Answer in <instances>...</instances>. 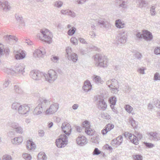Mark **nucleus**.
Returning <instances> with one entry per match:
<instances>
[{
    "mask_svg": "<svg viewBox=\"0 0 160 160\" xmlns=\"http://www.w3.org/2000/svg\"><path fill=\"white\" fill-rule=\"evenodd\" d=\"M127 39L126 34L125 31H122L120 32L116 37L117 41L121 43H125Z\"/></svg>",
    "mask_w": 160,
    "mask_h": 160,
    "instance_id": "9",
    "label": "nucleus"
},
{
    "mask_svg": "<svg viewBox=\"0 0 160 160\" xmlns=\"http://www.w3.org/2000/svg\"><path fill=\"white\" fill-rule=\"evenodd\" d=\"M37 158L39 160H47V157L43 152H41L38 154Z\"/></svg>",
    "mask_w": 160,
    "mask_h": 160,
    "instance_id": "29",
    "label": "nucleus"
},
{
    "mask_svg": "<svg viewBox=\"0 0 160 160\" xmlns=\"http://www.w3.org/2000/svg\"><path fill=\"white\" fill-rule=\"evenodd\" d=\"M14 90L15 92L18 94L22 95L23 93L22 89L18 85L14 86Z\"/></svg>",
    "mask_w": 160,
    "mask_h": 160,
    "instance_id": "30",
    "label": "nucleus"
},
{
    "mask_svg": "<svg viewBox=\"0 0 160 160\" xmlns=\"http://www.w3.org/2000/svg\"><path fill=\"white\" fill-rule=\"evenodd\" d=\"M2 160H12L11 156L8 154H5L2 157Z\"/></svg>",
    "mask_w": 160,
    "mask_h": 160,
    "instance_id": "48",
    "label": "nucleus"
},
{
    "mask_svg": "<svg viewBox=\"0 0 160 160\" xmlns=\"http://www.w3.org/2000/svg\"><path fill=\"white\" fill-rule=\"evenodd\" d=\"M43 77L47 81L50 83H52L57 79L58 75L55 71L51 69L48 71L47 74L44 73Z\"/></svg>",
    "mask_w": 160,
    "mask_h": 160,
    "instance_id": "3",
    "label": "nucleus"
},
{
    "mask_svg": "<svg viewBox=\"0 0 160 160\" xmlns=\"http://www.w3.org/2000/svg\"><path fill=\"white\" fill-rule=\"evenodd\" d=\"M68 15H69L72 18H75L76 16V14L75 12L69 10Z\"/></svg>",
    "mask_w": 160,
    "mask_h": 160,
    "instance_id": "53",
    "label": "nucleus"
},
{
    "mask_svg": "<svg viewBox=\"0 0 160 160\" xmlns=\"http://www.w3.org/2000/svg\"><path fill=\"white\" fill-rule=\"evenodd\" d=\"M46 54V52L44 48H42L40 50L37 49L33 52V55L35 57L39 58H42Z\"/></svg>",
    "mask_w": 160,
    "mask_h": 160,
    "instance_id": "16",
    "label": "nucleus"
},
{
    "mask_svg": "<svg viewBox=\"0 0 160 160\" xmlns=\"http://www.w3.org/2000/svg\"><path fill=\"white\" fill-rule=\"evenodd\" d=\"M68 137L65 134L61 135L59 138L56 140V146L59 148L65 147L67 144Z\"/></svg>",
    "mask_w": 160,
    "mask_h": 160,
    "instance_id": "5",
    "label": "nucleus"
},
{
    "mask_svg": "<svg viewBox=\"0 0 160 160\" xmlns=\"http://www.w3.org/2000/svg\"><path fill=\"white\" fill-rule=\"evenodd\" d=\"M76 30V29L74 27H72L68 31L67 33L68 35L69 36H72L75 33Z\"/></svg>",
    "mask_w": 160,
    "mask_h": 160,
    "instance_id": "39",
    "label": "nucleus"
},
{
    "mask_svg": "<svg viewBox=\"0 0 160 160\" xmlns=\"http://www.w3.org/2000/svg\"><path fill=\"white\" fill-rule=\"evenodd\" d=\"M58 108V103H55L50 105L49 108L46 110V113L48 114H52L57 112Z\"/></svg>",
    "mask_w": 160,
    "mask_h": 160,
    "instance_id": "12",
    "label": "nucleus"
},
{
    "mask_svg": "<svg viewBox=\"0 0 160 160\" xmlns=\"http://www.w3.org/2000/svg\"><path fill=\"white\" fill-rule=\"evenodd\" d=\"M118 87L115 88H111V90L112 93L115 94L117 93L118 92Z\"/></svg>",
    "mask_w": 160,
    "mask_h": 160,
    "instance_id": "59",
    "label": "nucleus"
},
{
    "mask_svg": "<svg viewBox=\"0 0 160 160\" xmlns=\"http://www.w3.org/2000/svg\"><path fill=\"white\" fill-rule=\"evenodd\" d=\"M63 2L61 1H56L54 2V6L58 8H60L62 6Z\"/></svg>",
    "mask_w": 160,
    "mask_h": 160,
    "instance_id": "38",
    "label": "nucleus"
},
{
    "mask_svg": "<svg viewBox=\"0 0 160 160\" xmlns=\"http://www.w3.org/2000/svg\"><path fill=\"white\" fill-rule=\"evenodd\" d=\"M155 7L154 6H152L150 8V13L151 15L152 16H154L155 15L156 11L155 10Z\"/></svg>",
    "mask_w": 160,
    "mask_h": 160,
    "instance_id": "54",
    "label": "nucleus"
},
{
    "mask_svg": "<svg viewBox=\"0 0 160 160\" xmlns=\"http://www.w3.org/2000/svg\"><path fill=\"white\" fill-rule=\"evenodd\" d=\"M124 136L126 138H129L131 142L135 145H137L139 143V141L137 137L134 135L128 132L124 133Z\"/></svg>",
    "mask_w": 160,
    "mask_h": 160,
    "instance_id": "7",
    "label": "nucleus"
},
{
    "mask_svg": "<svg viewBox=\"0 0 160 160\" xmlns=\"http://www.w3.org/2000/svg\"><path fill=\"white\" fill-rule=\"evenodd\" d=\"M153 80L156 81L160 80V75L158 72H156L154 74Z\"/></svg>",
    "mask_w": 160,
    "mask_h": 160,
    "instance_id": "51",
    "label": "nucleus"
},
{
    "mask_svg": "<svg viewBox=\"0 0 160 160\" xmlns=\"http://www.w3.org/2000/svg\"><path fill=\"white\" fill-rule=\"evenodd\" d=\"M22 156L26 160H31L32 158L30 155L27 153L23 154Z\"/></svg>",
    "mask_w": 160,
    "mask_h": 160,
    "instance_id": "45",
    "label": "nucleus"
},
{
    "mask_svg": "<svg viewBox=\"0 0 160 160\" xmlns=\"http://www.w3.org/2000/svg\"><path fill=\"white\" fill-rule=\"evenodd\" d=\"M24 66L23 65L18 64L15 66L14 70L12 69L7 68L6 72L8 74H10L12 75L16 73L23 74V73L24 72Z\"/></svg>",
    "mask_w": 160,
    "mask_h": 160,
    "instance_id": "4",
    "label": "nucleus"
},
{
    "mask_svg": "<svg viewBox=\"0 0 160 160\" xmlns=\"http://www.w3.org/2000/svg\"><path fill=\"white\" fill-rule=\"evenodd\" d=\"M133 158L135 160H142V156L140 155L135 156Z\"/></svg>",
    "mask_w": 160,
    "mask_h": 160,
    "instance_id": "61",
    "label": "nucleus"
},
{
    "mask_svg": "<svg viewBox=\"0 0 160 160\" xmlns=\"http://www.w3.org/2000/svg\"><path fill=\"white\" fill-rule=\"evenodd\" d=\"M154 104L155 106L160 109V101L158 99H153Z\"/></svg>",
    "mask_w": 160,
    "mask_h": 160,
    "instance_id": "42",
    "label": "nucleus"
},
{
    "mask_svg": "<svg viewBox=\"0 0 160 160\" xmlns=\"http://www.w3.org/2000/svg\"><path fill=\"white\" fill-rule=\"evenodd\" d=\"M116 101L117 99L115 97H112L109 98V102L110 104V105L114 106L115 105Z\"/></svg>",
    "mask_w": 160,
    "mask_h": 160,
    "instance_id": "35",
    "label": "nucleus"
},
{
    "mask_svg": "<svg viewBox=\"0 0 160 160\" xmlns=\"http://www.w3.org/2000/svg\"><path fill=\"white\" fill-rule=\"evenodd\" d=\"M144 144L145 146L148 148H151L153 147L154 146V144L149 142H144Z\"/></svg>",
    "mask_w": 160,
    "mask_h": 160,
    "instance_id": "56",
    "label": "nucleus"
},
{
    "mask_svg": "<svg viewBox=\"0 0 160 160\" xmlns=\"http://www.w3.org/2000/svg\"><path fill=\"white\" fill-rule=\"evenodd\" d=\"M0 8L4 11L9 10L10 8L8 2L5 0H0Z\"/></svg>",
    "mask_w": 160,
    "mask_h": 160,
    "instance_id": "22",
    "label": "nucleus"
},
{
    "mask_svg": "<svg viewBox=\"0 0 160 160\" xmlns=\"http://www.w3.org/2000/svg\"><path fill=\"white\" fill-rule=\"evenodd\" d=\"M95 66L99 67H106L108 66V60L107 57L101 54H96L94 56Z\"/></svg>",
    "mask_w": 160,
    "mask_h": 160,
    "instance_id": "2",
    "label": "nucleus"
},
{
    "mask_svg": "<svg viewBox=\"0 0 160 160\" xmlns=\"http://www.w3.org/2000/svg\"><path fill=\"white\" fill-rule=\"evenodd\" d=\"M77 144L80 146H83L87 143V138L83 136H79L76 139Z\"/></svg>",
    "mask_w": 160,
    "mask_h": 160,
    "instance_id": "19",
    "label": "nucleus"
},
{
    "mask_svg": "<svg viewBox=\"0 0 160 160\" xmlns=\"http://www.w3.org/2000/svg\"><path fill=\"white\" fill-rule=\"evenodd\" d=\"M97 105L98 108L105 110L107 107V104L104 99L102 98H100L97 99Z\"/></svg>",
    "mask_w": 160,
    "mask_h": 160,
    "instance_id": "14",
    "label": "nucleus"
},
{
    "mask_svg": "<svg viewBox=\"0 0 160 160\" xmlns=\"http://www.w3.org/2000/svg\"><path fill=\"white\" fill-rule=\"evenodd\" d=\"M15 17L16 20L20 23H22L23 22V18L22 16L18 13H16Z\"/></svg>",
    "mask_w": 160,
    "mask_h": 160,
    "instance_id": "34",
    "label": "nucleus"
},
{
    "mask_svg": "<svg viewBox=\"0 0 160 160\" xmlns=\"http://www.w3.org/2000/svg\"><path fill=\"white\" fill-rule=\"evenodd\" d=\"M154 53L156 55L160 54V47H158L154 49Z\"/></svg>",
    "mask_w": 160,
    "mask_h": 160,
    "instance_id": "62",
    "label": "nucleus"
},
{
    "mask_svg": "<svg viewBox=\"0 0 160 160\" xmlns=\"http://www.w3.org/2000/svg\"><path fill=\"white\" fill-rule=\"evenodd\" d=\"M101 152L97 148H95L92 154L93 155H98Z\"/></svg>",
    "mask_w": 160,
    "mask_h": 160,
    "instance_id": "57",
    "label": "nucleus"
},
{
    "mask_svg": "<svg viewBox=\"0 0 160 160\" xmlns=\"http://www.w3.org/2000/svg\"><path fill=\"white\" fill-rule=\"evenodd\" d=\"M17 54L15 56V58L16 59H22L24 58L26 56V54L22 50H19L17 52Z\"/></svg>",
    "mask_w": 160,
    "mask_h": 160,
    "instance_id": "25",
    "label": "nucleus"
},
{
    "mask_svg": "<svg viewBox=\"0 0 160 160\" xmlns=\"http://www.w3.org/2000/svg\"><path fill=\"white\" fill-rule=\"evenodd\" d=\"M85 133L89 135H93L94 134V131H93L91 128L90 127L86 129H85Z\"/></svg>",
    "mask_w": 160,
    "mask_h": 160,
    "instance_id": "37",
    "label": "nucleus"
},
{
    "mask_svg": "<svg viewBox=\"0 0 160 160\" xmlns=\"http://www.w3.org/2000/svg\"><path fill=\"white\" fill-rule=\"evenodd\" d=\"M128 0H115V2L119 8H126L127 7Z\"/></svg>",
    "mask_w": 160,
    "mask_h": 160,
    "instance_id": "21",
    "label": "nucleus"
},
{
    "mask_svg": "<svg viewBox=\"0 0 160 160\" xmlns=\"http://www.w3.org/2000/svg\"><path fill=\"white\" fill-rule=\"evenodd\" d=\"M30 77L35 80H40L42 77H43L44 73L41 72L37 70H34L30 72Z\"/></svg>",
    "mask_w": 160,
    "mask_h": 160,
    "instance_id": "6",
    "label": "nucleus"
},
{
    "mask_svg": "<svg viewBox=\"0 0 160 160\" xmlns=\"http://www.w3.org/2000/svg\"><path fill=\"white\" fill-rule=\"evenodd\" d=\"M93 80L94 82L97 84L101 83L102 84L103 81L102 80L101 78L98 76L96 75H94Z\"/></svg>",
    "mask_w": 160,
    "mask_h": 160,
    "instance_id": "33",
    "label": "nucleus"
},
{
    "mask_svg": "<svg viewBox=\"0 0 160 160\" xmlns=\"http://www.w3.org/2000/svg\"><path fill=\"white\" fill-rule=\"evenodd\" d=\"M61 128L66 135H69L70 134L72 130L71 126L67 122H64L62 123Z\"/></svg>",
    "mask_w": 160,
    "mask_h": 160,
    "instance_id": "8",
    "label": "nucleus"
},
{
    "mask_svg": "<svg viewBox=\"0 0 160 160\" xmlns=\"http://www.w3.org/2000/svg\"><path fill=\"white\" fill-rule=\"evenodd\" d=\"M4 38L7 40H10L11 39L14 40L16 41L18 40V38L16 37L10 35H7L4 37Z\"/></svg>",
    "mask_w": 160,
    "mask_h": 160,
    "instance_id": "36",
    "label": "nucleus"
},
{
    "mask_svg": "<svg viewBox=\"0 0 160 160\" xmlns=\"http://www.w3.org/2000/svg\"><path fill=\"white\" fill-rule=\"evenodd\" d=\"M27 144H28V143H30V148L29 149H28L32 150V149H34L35 148L36 146L35 144L33 142L31 141V140H28L27 141Z\"/></svg>",
    "mask_w": 160,
    "mask_h": 160,
    "instance_id": "44",
    "label": "nucleus"
},
{
    "mask_svg": "<svg viewBox=\"0 0 160 160\" xmlns=\"http://www.w3.org/2000/svg\"><path fill=\"white\" fill-rule=\"evenodd\" d=\"M143 39L147 41H151L153 39V36L151 32L147 30H143Z\"/></svg>",
    "mask_w": 160,
    "mask_h": 160,
    "instance_id": "15",
    "label": "nucleus"
},
{
    "mask_svg": "<svg viewBox=\"0 0 160 160\" xmlns=\"http://www.w3.org/2000/svg\"><path fill=\"white\" fill-rule=\"evenodd\" d=\"M97 22V25L101 28H104L107 30H108L111 28V24L108 22L102 19H98Z\"/></svg>",
    "mask_w": 160,
    "mask_h": 160,
    "instance_id": "11",
    "label": "nucleus"
},
{
    "mask_svg": "<svg viewBox=\"0 0 160 160\" xmlns=\"http://www.w3.org/2000/svg\"><path fill=\"white\" fill-rule=\"evenodd\" d=\"M70 41L74 45H76L78 44V40L75 37H72L70 39Z\"/></svg>",
    "mask_w": 160,
    "mask_h": 160,
    "instance_id": "50",
    "label": "nucleus"
},
{
    "mask_svg": "<svg viewBox=\"0 0 160 160\" xmlns=\"http://www.w3.org/2000/svg\"><path fill=\"white\" fill-rule=\"evenodd\" d=\"M149 139L154 141L160 140V134L156 132H151L148 133Z\"/></svg>",
    "mask_w": 160,
    "mask_h": 160,
    "instance_id": "13",
    "label": "nucleus"
},
{
    "mask_svg": "<svg viewBox=\"0 0 160 160\" xmlns=\"http://www.w3.org/2000/svg\"><path fill=\"white\" fill-rule=\"evenodd\" d=\"M31 105H27L24 104L21 105L20 108H19L18 112L19 114H26L29 112L30 109Z\"/></svg>",
    "mask_w": 160,
    "mask_h": 160,
    "instance_id": "10",
    "label": "nucleus"
},
{
    "mask_svg": "<svg viewBox=\"0 0 160 160\" xmlns=\"http://www.w3.org/2000/svg\"><path fill=\"white\" fill-rule=\"evenodd\" d=\"M135 57L138 59L141 60L142 56L141 53L138 52H137L134 54Z\"/></svg>",
    "mask_w": 160,
    "mask_h": 160,
    "instance_id": "49",
    "label": "nucleus"
},
{
    "mask_svg": "<svg viewBox=\"0 0 160 160\" xmlns=\"http://www.w3.org/2000/svg\"><path fill=\"white\" fill-rule=\"evenodd\" d=\"M131 124L133 128L137 127V125L136 123V121L133 119V118H132L130 120Z\"/></svg>",
    "mask_w": 160,
    "mask_h": 160,
    "instance_id": "52",
    "label": "nucleus"
},
{
    "mask_svg": "<svg viewBox=\"0 0 160 160\" xmlns=\"http://www.w3.org/2000/svg\"><path fill=\"white\" fill-rule=\"evenodd\" d=\"M82 88L85 92H87L91 90L92 85L89 81L87 80L85 81Z\"/></svg>",
    "mask_w": 160,
    "mask_h": 160,
    "instance_id": "20",
    "label": "nucleus"
},
{
    "mask_svg": "<svg viewBox=\"0 0 160 160\" xmlns=\"http://www.w3.org/2000/svg\"><path fill=\"white\" fill-rule=\"evenodd\" d=\"M43 109L41 106L38 105L36 107L33 111L34 115L38 116L41 114L43 111Z\"/></svg>",
    "mask_w": 160,
    "mask_h": 160,
    "instance_id": "23",
    "label": "nucleus"
},
{
    "mask_svg": "<svg viewBox=\"0 0 160 160\" xmlns=\"http://www.w3.org/2000/svg\"><path fill=\"white\" fill-rule=\"evenodd\" d=\"M136 37L139 39L143 38V33H141L140 32H138L136 34Z\"/></svg>",
    "mask_w": 160,
    "mask_h": 160,
    "instance_id": "63",
    "label": "nucleus"
},
{
    "mask_svg": "<svg viewBox=\"0 0 160 160\" xmlns=\"http://www.w3.org/2000/svg\"><path fill=\"white\" fill-rule=\"evenodd\" d=\"M113 82H115L116 84H118V81L115 79H111L110 81L111 84L108 85V87L110 88V89L111 88H112L111 87L112 86L113 87H115L116 86V85H115V83H114Z\"/></svg>",
    "mask_w": 160,
    "mask_h": 160,
    "instance_id": "40",
    "label": "nucleus"
},
{
    "mask_svg": "<svg viewBox=\"0 0 160 160\" xmlns=\"http://www.w3.org/2000/svg\"><path fill=\"white\" fill-rule=\"evenodd\" d=\"M114 127V125L112 124L108 123L105 127V129L102 130V133L104 135L106 134L108 131L112 129Z\"/></svg>",
    "mask_w": 160,
    "mask_h": 160,
    "instance_id": "24",
    "label": "nucleus"
},
{
    "mask_svg": "<svg viewBox=\"0 0 160 160\" xmlns=\"http://www.w3.org/2000/svg\"><path fill=\"white\" fill-rule=\"evenodd\" d=\"M15 131L17 133L21 134L23 132L22 128L20 126L15 129Z\"/></svg>",
    "mask_w": 160,
    "mask_h": 160,
    "instance_id": "58",
    "label": "nucleus"
},
{
    "mask_svg": "<svg viewBox=\"0 0 160 160\" xmlns=\"http://www.w3.org/2000/svg\"><path fill=\"white\" fill-rule=\"evenodd\" d=\"M138 6L140 8L146 7L148 5V3L145 0H138Z\"/></svg>",
    "mask_w": 160,
    "mask_h": 160,
    "instance_id": "28",
    "label": "nucleus"
},
{
    "mask_svg": "<svg viewBox=\"0 0 160 160\" xmlns=\"http://www.w3.org/2000/svg\"><path fill=\"white\" fill-rule=\"evenodd\" d=\"M10 125L11 127L15 129L19 126L18 123L14 122H11L10 124Z\"/></svg>",
    "mask_w": 160,
    "mask_h": 160,
    "instance_id": "46",
    "label": "nucleus"
},
{
    "mask_svg": "<svg viewBox=\"0 0 160 160\" xmlns=\"http://www.w3.org/2000/svg\"><path fill=\"white\" fill-rule=\"evenodd\" d=\"M38 135L41 137L43 136L44 135V132L43 130H40L38 131Z\"/></svg>",
    "mask_w": 160,
    "mask_h": 160,
    "instance_id": "64",
    "label": "nucleus"
},
{
    "mask_svg": "<svg viewBox=\"0 0 160 160\" xmlns=\"http://www.w3.org/2000/svg\"><path fill=\"white\" fill-rule=\"evenodd\" d=\"M21 105L18 103L15 102L13 103L12 105V108L14 110H16L18 112L19 108H20Z\"/></svg>",
    "mask_w": 160,
    "mask_h": 160,
    "instance_id": "32",
    "label": "nucleus"
},
{
    "mask_svg": "<svg viewBox=\"0 0 160 160\" xmlns=\"http://www.w3.org/2000/svg\"><path fill=\"white\" fill-rule=\"evenodd\" d=\"M37 37L41 40L48 43H50L52 42V33L47 29H41L40 33L37 35Z\"/></svg>",
    "mask_w": 160,
    "mask_h": 160,
    "instance_id": "1",
    "label": "nucleus"
},
{
    "mask_svg": "<svg viewBox=\"0 0 160 160\" xmlns=\"http://www.w3.org/2000/svg\"><path fill=\"white\" fill-rule=\"evenodd\" d=\"M125 109L129 113H132V114H133L132 112H131L133 110V108L129 105H126L125 107Z\"/></svg>",
    "mask_w": 160,
    "mask_h": 160,
    "instance_id": "43",
    "label": "nucleus"
},
{
    "mask_svg": "<svg viewBox=\"0 0 160 160\" xmlns=\"http://www.w3.org/2000/svg\"><path fill=\"white\" fill-rule=\"evenodd\" d=\"M50 102L49 100H47L44 98H40L38 100V105L41 106L44 109L46 107L47 105Z\"/></svg>",
    "mask_w": 160,
    "mask_h": 160,
    "instance_id": "17",
    "label": "nucleus"
},
{
    "mask_svg": "<svg viewBox=\"0 0 160 160\" xmlns=\"http://www.w3.org/2000/svg\"><path fill=\"white\" fill-rule=\"evenodd\" d=\"M82 127L85 128V129L90 128V125L89 122L87 121H85L83 122L82 124Z\"/></svg>",
    "mask_w": 160,
    "mask_h": 160,
    "instance_id": "41",
    "label": "nucleus"
},
{
    "mask_svg": "<svg viewBox=\"0 0 160 160\" xmlns=\"http://www.w3.org/2000/svg\"><path fill=\"white\" fill-rule=\"evenodd\" d=\"M23 139L22 137H16L11 140L12 143L15 145H19L22 142Z\"/></svg>",
    "mask_w": 160,
    "mask_h": 160,
    "instance_id": "27",
    "label": "nucleus"
},
{
    "mask_svg": "<svg viewBox=\"0 0 160 160\" xmlns=\"http://www.w3.org/2000/svg\"><path fill=\"white\" fill-rule=\"evenodd\" d=\"M59 58L57 56L52 55L51 58V60L54 62L56 63L59 60Z\"/></svg>",
    "mask_w": 160,
    "mask_h": 160,
    "instance_id": "47",
    "label": "nucleus"
},
{
    "mask_svg": "<svg viewBox=\"0 0 160 160\" xmlns=\"http://www.w3.org/2000/svg\"><path fill=\"white\" fill-rule=\"evenodd\" d=\"M69 60L72 61L73 62H75L78 60V56L75 53H72L68 57Z\"/></svg>",
    "mask_w": 160,
    "mask_h": 160,
    "instance_id": "26",
    "label": "nucleus"
},
{
    "mask_svg": "<svg viewBox=\"0 0 160 160\" xmlns=\"http://www.w3.org/2000/svg\"><path fill=\"white\" fill-rule=\"evenodd\" d=\"M4 50V48L3 45L1 43H0V55L3 54V51Z\"/></svg>",
    "mask_w": 160,
    "mask_h": 160,
    "instance_id": "60",
    "label": "nucleus"
},
{
    "mask_svg": "<svg viewBox=\"0 0 160 160\" xmlns=\"http://www.w3.org/2000/svg\"><path fill=\"white\" fill-rule=\"evenodd\" d=\"M66 51L68 57V56H69L72 53V50L71 48L69 47H67L66 49Z\"/></svg>",
    "mask_w": 160,
    "mask_h": 160,
    "instance_id": "55",
    "label": "nucleus"
},
{
    "mask_svg": "<svg viewBox=\"0 0 160 160\" xmlns=\"http://www.w3.org/2000/svg\"><path fill=\"white\" fill-rule=\"evenodd\" d=\"M123 138L122 136H120L112 140L111 143L112 146L117 147L120 145L122 142Z\"/></svg>",
    "mask_w": 160,
    "mask_h": 160,
    "instance_id": "18",
    "label": "nucleus"
},
{
    "mask_svg": "<svg viewBox=\"0 0 160 160\" xmlns=\"http://www.w3.org/2000/svg\"><path fill=\"white\" fill-rule=\"evenodd\" d=\"M115 24L116 26L119 28H122L125 26L124 23L122 22L121 20L120 19L116 20Z\"/></svg>",
    "mask_w": 160,
    "mask_h": 160,
    "instance_id": "31",
    "label": "nucleus"
}]
</instances>
